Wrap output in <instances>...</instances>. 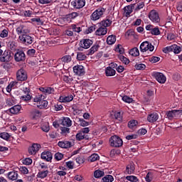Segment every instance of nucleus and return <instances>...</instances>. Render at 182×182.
<instances>
[{
    "mask_svg": "<svg viewBox=\"0 0 182 182\" xmlns=\"http://www.w3.org/2000/svg\"><path fill=\"white\" fill-rule=\"evenodd\" d=\"M16 79L20 82H24V80H26V79H28V74L26 73V71L23 68L18 70L16 73Z\"/></svg>",
    "mask_w": 182,
    "mask_h": 182,
    "instance_id": "obj_8",
    "label": "nucleus"
},
{
    "mask_svg": "<svg viewBox=\"0 0 182 182\" xmlns=\"http://www.w3.org/2000/svg\"><path fill=\"white\" fill-rule=\"evenodd\" d=\"M55 109L57 112H59V110H62V109H63V106H62V102H58L57 105H55Z\"/></svg>",
    "mask_w": 182,
    "mask_h": 182,
    "instance_id": "obj_55",
    "label": "nucleus"
},
{
    "mask_svg": "<svg viewBox=\"0 0 182 182\" xmlns=\"http://www.w3.org/2000/svg\"><path fill=\"white\" fill-rule=\"evenodd\" d=\"M140 50L141 52H147V50L153 52L154 50V46L151 45L149 41H144L140 46Z\"/></svg>",
    "mask_w": 182,
    "mask_h": 182,
    "instance_id": "obj_7",
    "label": "nucleus"
},
{
    "mask_svg": "<svg viewBox=\"0 0 182 182\" xmlns=\"http://www.w3.org/2000/svg\"><path fill=\"white\" fill-rule=\"evenodd\" d=\"M26 59V57L25 56V53L22 50L17 51L14 55V60L16 62H24Z\"/></svg>",
    "mask_w": 182,
    "mask_h": 182,
    "instance_id": "obj_10",
    "label": "nucleus"
},
{
    "mask_svg": "<svg viewBox=\"0 0 182 182\" xmlns=\"http://www.w3.org/2000/svg\"><path fill=\"white\" fill-rule=\"evenodd\" d=\"M126 178L128 180V181L139 182V179L134 176H128L126 177Z\"/></svg>",
    "mask_w": 182,
    "mask_h": 182,
    "instance_id": "obj_41",
    "label": "nucleus"
},
{
    "mask_svg": "<svg viewBox=\"0 0 182 182\" xmlns=\"http://www.w3.org/2000/svg\"><path fill=\"white\" fill-rule=\"evenodd\" d=\"M147 120L149 123H154V122H157V120H159V114L154 112L148 115Z\"/></svg>",
    "mask_w": 182,
    "mask_h": 182,
    "instance_id": "obj_18",
    "label": "nucleus"
},
{
    "mask_svg": "<svg viewBox=\"0 0 182 182\" xmlns=\"http://www.w3.org/2000/svg\"><path fill=\"white\" fill-rule=\"evenodd\" d=\"M61 124L65 126V127H70L72 126V121L69 118H65L63 119Z\"/></svg>",
    "mask_w": 182,
    "mask_h": 182,
    "instance_id": "obj_28",
    "label": "nucleus"
},
{
    "mask_svg": "<svg viewBox=\"0 0 182 182\" xmlns=\"http://www.w3.org/2000/svg\"><path fill=\"white\" fill-rule=\"evenodd\" d=\"M36 53V50H35V49H30L27 51V55H28V56H35Z\"/></svg>",
    "mask_w": 182,
    "mask_h": 182,
    "instance_id": "obj_60",
    "label": "nucleus"
},
{
    "mask_svg": "<svg viewBox=\"0 0 182 182\" xmlns=\"http://www.w3.org/2000/svg\"><path fill=\"white\" fill-rule=\"evenodd\" d=\"M97 49H99V45L93 46L90 49L89 55H92V53H95V52H97Z\"/></svg>",
    "mask_w": 182,
    "mask_h": 182,
    "instance_id": "obj_45",
    "label": "nucleus"
},
{
    "mask_svg": "<svg viewBox=\"0 0 182 182\" xmlns=\"http://www.w3.org/2000/svg\"><path fill=\"white\" fill-rule=\"evenodd\" d=\"M114 118L120 120V119H122V114L120 112H115L114 114Z\"/></svg>",
    "mask_w": 182,
    "mask_h": 182,
    "instance_id": "obj_62",
    "label": "nucleus"
},
{
    "mask_svg": "<svg viewBox=\"0 0 182 182\" xmlns=\"http://www.w3.org/2000/svg\"><path fill=\"white\" fill-rule=\"evenodd\" d=\"M18 39L21 41V43H24V45H32V43H33V38L28 34L19 36Z\"/></svg>",
    "mask_w": 182,
    "mask_h": 182,
    "instance_id": "obj_4",
    "label": "nucleus"
},
{
    "mask_svg": "<svg viewBox=\"0 0 182 182\" xmlns=\"http://www.w3.org/2000/svg\"><path fill=\"white\" fill-rule=\"evenodd\" d=\"M163 52L164 53H168L169 52H173V46L164 48Z\"/></svg>",
    "mask_w": 182,
    "mask_h": 182,
    "instance_id": "obj_56",
    "label": "nucleus"
},
{
    "mask_svg": "<svg viewBox=\"0 0 182 182\" xmlns=\"http://www.w3.org/2000/svg\"><path fill=\"white\" fill-rule=\"evenodd\" d=\"M72 28L74 32H77V33L82 31V29L80 28V27H77L76 25H73Z\"/></svg>",
    "mask_w": 182,
    "mask_h": 182,
    "instance_id": "obj_61",
    "label": "nucleus"
},
{
    "mask_svg": "<svg viewBox=\"0 0 182 182\" xmlns=\"http://www.w3.org/2000/svg\"><path fill=\"white\" fill-rule=\"evenodd\" d=\"M154 77L157 80V82H159V83H166V80H167L166 75L161 73H154Z\"/></svg>",
    "mask_w": 182,
    "mask_h": 182,
    "instance_id": "obj_11",
    "label": "nucleus"
},
{
    "mask_svg": "<svg viewBox=\"0 0 182 182\" xmlns=\"http://www.w3.org/2000/svg\"><path fill=\"white\" fill-rule=\"evenodd\" d=\"M114 42H116V36L111 35L107 37V43L108 45H113V43H114Z\"/></svg>",
    "mask_w": 182,
    "mask_h": 182,
    "instance_id": "obj_30",
    "label": "nucleus"
},
{
    "mask_svg": "<svg viewBox=\"0 0 182 182\" xmlns=\"http://www.w3.org/2000/svg\"><path fill=\"white\" fill-rule=\"evenodd\" d=\"M9 112L11 113V114H18V113L21 112V105H14L9 109Z\"/></svg>",
    "mask_w": 182,
    "mask_h": 182,
    "instance_id": "obj_21",
    "label": "nucleus"
},
{
    "mask_svg": "<svg viewBox=\"0 0 182 182\" xmlns=\"http://www.w3.org/2000/svg\"><path fill=\"white\" fill-rule=\"evenodd\" d=\"M149 61L151 63H157V62L160 61V58L152 56L151 58H149Z\"/></svg>",
    "mask_w": 182,
    "mask_h": 182,
    "instance_id": "obj_49",
    "label": "nucleus"
},
{
    "mask_svg": "<svg viewBox=\"0 0 182 182\" xmlns=\"http://www.w3.org/2000/svg\"><path fill=\"white\" fill-rule=\"evenodd\" d=\"M62 62H64L65 63H69L72 60V56L70 55H65L63 58H61Z\"/></svg>",
    "mask_w": 182,
    "mask_h": 182,
    "instance_id": "obj_38",
    "label": "nucleus"
},
{
    "mask_svg": "<svg viewBox=\"0 0 182 182\" xmlns=\"http://www.w3.org/2000/svg\"><path fill=\"white\" fill-rule=\"evenodd\" d=\"M39 149H41V144H33V145L28 148V153L31 155L36 154V153L39 151Z\"/></svg>",
    "mask_w": 182,
    "mask_h": 182,
    "instance_id": "obj_13",
    "label": "nucleus"
},
{
    "mask_svg": "<svg viewBox=\"0 0 182 182\" xmlns=\"http://www.w3.org/2000/svg\"><path fill=\"white\" fill-rule=\"evenodd\" d=\"M41 159L43 160H46V161H50V160H52V153L49 151L43 152L41 154Z\"/></svg>",
    "mask_w": 182,
    "mask_h": 182,
    "instance_id": "obj_20",
    "label": "nucleus"
},
{
    "mask_svg": "<svg viewBox=\"0 0 182 182\" xmlns=\"http://www.w3.org/2000/svg\"><path fill=\"white\" fill-rule=\"evenodd\" d=\"M127 140H133V139H137V134H132L126 136Z\"/></svg>",
    "mask_w": 182,
    "mask_h": 182,
    "instance_id": "obj_63",
    "label": "nucleus"
},
{
    "mask_svg": "<svg viewBox=\"0 0 182 182\" xmlns=\"http://www.w3.org/2000/svg\"><path fill=\"white\" fill-rule=\"evenodd\" d=\"M100 27L95 31L97 36H103L107 33V26L112 25V21L109 19L103 20L100 23Z\"/></svg>",
    "mask_w": 182,
    "mask_h": 182,
    "instance_id": "obj_1",
    "label": "nucleus"
},
{
    "mask_svg": "<svg viewBox=\"0 0 182 182\" xmlns=\"http://www.w3.org/2000/svg\"><path fill=\"white\" fill-rule=\"evenodd\" d=\"M14 59V53L12 51L9 50H6L4 51L3 55L0 57V61L4 62L5 63H8V62H11Z\"/></svg>",
    "mask_w": 182,
    "mask_h": 182,
    "instance_id": "obj_3",
    "label": "nucleus"
},
{
    "mask_svg": "<svg viewBox=\"0 0 182 182\" xmlns=\"http://www.w3.org/2000/svg\"><path fill=\"white\" fill-rule=\"evenodd\" d=\"M134 170H136L134 164L130 163L127 166L124 173L125 174H133L134 173Z\"/></svg>",
    "mask_w": 182,
    "mask_h": 182,
    "instance_id": "obj_17",
    "label": "nucleus"
},
{
    "mask_svg": "<svg viewBox=\"0 0 182 182\" xmlns=\"http://www.w3.org/2000/svg\"><path fill=\"white\" fill-rule=\"evenodd\" d=\"M63 79L65 83H72V82H73V78L70 76L64 75Z\"/></svg>",
    "mask_w": 182,
    "mask_h": 182,
    "instance_id": "obj_44",
    "label": "nucleus"
},
{
    "mask_svg": "<svg viewBox=\"0 0 182 182\" xmlns=\"http://www.w3.org/2000/svg\"><path fill=\"white\" fill-rule=\"evenodd\" d=\"M149 18L152 22H155V23H159V22H160V16H159V13H157L155 10L150 11Z\"/></svg>",
    "mask_w": 182,
    "mask_h": 182,
    "instance_id": "obj_9",
    "label": "nucleus"
},
{
    "mask_svg": "<svg viewBox=\"0 0 182 182\" xmlns=\"http://www.w3.org/2000/svg\"><path fill=\"white\" fill-rule=\"evenodd\" d=\"M58 146L61 149H69L72 147V142L69 141H60L58 143Z\"/></svg>",
    "mask_w": 182,
    "mask_h": 182,
    "instance_id": "obj_15",
    "label": "nucleus"
},
{
    "mask_svg": "<svg viewBox=\"0 0 182 182\" xmlns=\"http://www.w3.org/2000/svg\"><path fill=\"white\" fill-rule=\"evenodd\" d=\"M0 137L1 139H4V140H9V137H11V135L6 132H2L0 134Z\"/></svg>",
    "mask_w": 182,
    "mask_h": 182,
    "instance_id": "obj_43",
    "label": "nucleus"
},
{
    "mask_svg": "<svg viewBox=\"0 0 182 182\" xmlns=\"http://www.w3.org/2000/svg\"><path fill=\"white\" fill-rule=\"evenodd\" d=\"M134 68L136 69V70H144L146 69V65L141 63V64H136Z\"/></svg>",
    "mask_w": 182,
    "mask_h": 182,
    "instance_id": "obj_40",
    "label": "nucleus"
},
{
    "mask_svg": "<svg viewBox=\"0 0 182 182\" xmlns=\"http://www.w3.org/2000/svg\"><path fill=\"white\" fill-rule=\"evenodd\" d=\"M50 73H54L55 75H57L59 72V69L56 66L51 67L49 70Z\"/></svg>",
    "mask_w": 182,
    "mask_h": 182,
    "instance_id": "obj_52",
    "label": "nucleus"
},
{
    "mask_svg": "<svg viewBox=\"0 0 182 182\" xmlns=\"http://www.w3.org/2000/svg\"><path fill=\"white\" fill-rule=\"evenodd\" d=\"M55 160L59 161V160H60L61 159H63V154H60V153H59V152H58V153H56V154H55Z\"/></svg>",
    "mask_w": 182,
    "mask_h": 182,
    "instance_id": "obj_58",
    "label": "nucleus"
},
{
    "mask_svg": "<svg viewBox=\"0 0 182 182\" xmlns=\"http://www.w3.org/2000/svg\"><path fill=\"white\" fill-rule=\"evenodd\" d=\"M86 58H87L86 55H85L83 53H77V60H85Z\"/></svg>",
    "mask_w": 182,
    "mask_h": 182,
    "instance_id": "obj_42",
    "label": "nucleus"
},
{
    "mask_svg": "<svg viewBox=\"0 0 182 182\" xmlns=\"http://www.w3.org/2000/svg\"><path fill=\"white\" fill-rule=\"evenodd\" d=\"M109 143L112 147H122L123 146V140L117 135L110 137Z\"/></svg>",
    "mask_w": 182,
    "mask_h": 182,
    "instance_id": "obj_2",
    "label": "nucleus"
},
{
    "mask_svg": "<svg viewBox=\"0 0 182 182\" xmlns=\"http://www.w3.org/2000/svg\"><path fill=\"white\" fill-rule=\"evenodd\" d=\"M41 129L43 132H46V133H48L49 130H50V127H49V123L45 122L42 126H41Z\"/></svg>",
    "mask_w": 182,
    "mask_h": 182,
    "instance_id": "obj_36",
    "label": "nucleus"
},
{
    "mask_svg": "<svg viewBox=\"0 0 182 182\" xmlns=\"http://www.w3.org/2000/svg\"><path fill=\"white\" fill-rule=\"evenodd\" d=\"M23 164H26V166H29L32 164V160L31 159V158H26L23 161Z\"/></svg>",
    "mask_w": 182,
    "mask_h": 182,
    "instance_id": "obj_54",
    "label": "nucleus"
},
{
    "mask_svg": "<svg viewBox=\"0 0 182 182\" xmlns=\"http://www.w3.org/2000/svg\"><path fill=\"white\" fill-rule=\"evenodd\" d=\"M8 36V30L4 29L1 31L0 33V37L1 38H6Z\"/></svg>",
    "mask_w": 182,
    "mask_h": 182,
    "instance_id": "obj_57",
    "label": "nucleus"
},
{
    "mask_svg": "<svg viewBox=\"0 0 182 182\" xmlns=\"http://www.w3.org/2000/svg\"><path fill=\"white\" fill-rule=\"evenodd\" d=\"M79 123L81 126H82V127H85L86 126H89V122H86L85 119H79Z\"/></svg>",
    "mask_w": 182,
    "mask_h": 182,
    "instance_id": "obj_50",
    "label": "nucleus"
},
{
    "mask_svg": "<svg viewBox=\"0 0 182 182\" xmlns=\"http://www.w3.org/2000/svg\"><path fill=\"white\" fill-rule=\"evenodd\" d=\"M150 176H152L151 172H149V173L146 174V177H145L146 181H147V182H151V180H153V178L150 177Z\"/></svg>",
    "mask_w": 182,
    "mask_h": 182,
    "instance_id": "obj_59",
    "label": "nucleus"
},
{
    "mask_svg": "<svg viewBox=\"0 0 182 182\" xmlns=\"http://www.w3.org/2000/svg\"><path fill=\"white\" fill-rule=\"evenodd\" d=\"M178 114H182V110L174 109L171 111H168L166 113V116L168 119H169V120H171V119H173V117H174L175 116H178Z\"/></svg>",
    "mask_w": 182,
    "mask_h": 182,
    "instance_id": "obj_12",
    "label": "nucleus"
},
{
    "mask_svg": "<svg viewBox=\"0 0 182 182\" xmlns=\"http://www.w3.org/2000/svg\"><path fill=\"white\" fill-rule=\"evenodd\" d=\"M74 8L76 9H80V8H83L85 5H86L85 0H75L73 3Z\"/></svg>",
    "mask_w": 182,
    "mask_h": 182,
    "instance_id": "obj_14",
    "label": "nucleus"
},
{
    "mask_svg": "<svg viewBox=\"0 0 182 182\" xmlns=\"http://www.w3.org/2000/svg\"><path fill=\"white\" fill-rule=\"evenodd\" d=\"M133 8H134V4L131 6H127L124 8V11L126 12L127 16L130 15L132 12H133Z\"/></svg>",
    "mask_w": 182,
    "mask_h": 182,
    "instance_id": "obj_34",
    "label": "nucleus"
},
{
    "mask_svg": "<svg viewBox=\"0 0 182 182\" xmlns=\"http://www.w3.org/2000/svg\"><path fill=\"white\" fill-rule=\"evenodd\" d=\"M9 180L15 181L18 180V172L11 171L8 173Z\"/></svg>",
    "mask_w": 182,
    "mask_h": 182,
    "instance_id": "obj_26",
    "label": "nucleus"
},
{
    "mask_svg": "<svg viewBox=\"0 0 182 182\" xmlns=\"http://www.w3.org/2000/svg\"><path fill=\"white\" fill-rule=\"evenodd\" d=\"M119 58L123 62V63H124V65H129V63H130V60L124 55H119Z\"/></svg>",
    "mask_w": 182,
    "mask_h": 182,
    "instance_id": "obj_37",
    "label": "nucleus"
},
{
    "mask_svg": "<svg viewBox=\"0 0 182 182\" xmlns=\"http://www.w3.org/2000/svg\"><path fill=\"white\" fill-rule=\"evenodd\" d=\"M74 73L78 75V76H82L85 73V68L83 65H75L73 67Z\"/></svg>",
    "mask_w": 182,
    "mask_h": 182,
    "instance_id": "obj_16",
    "label": "nucleus"
},
{
    "mask_svg": "<svg viewBox=\"0 0 182 182\" xmlns=\"http://www.w3.org/2000/svg\"><path fill=\"white\" fill-rule=\"evenodd\" d=\"M48 174H49V171H48V170L41 171L38 172V177L39 178H45L46 177H48Z\"/></svg>",
    "mask_w": 182,
    "mask_h": 182,
    "instance_id": "obj_33",
    "label": "nucleus"
},
{
    "mask_svg": "<svg viewBox=\"0 0 182 182\" xmlns=\"http://www.w3.org/2000/svg\"><path fill=\"white\" fill-rule=\"evenodd\" d=\"M105 176V171L101 170H96L94 171V177L95 178H100Z\"/></svg>",
    "mask_w": 182,
    "mask_h": 182,
    "instance_id": "obj_27",
    "label": "nucleus"
},
{
    "mask_svg": "<svg viewBox=\"0 0 182 182\" xmlns=\"http://www.w3.org/2000/svg\"><path fill=\"white\" fill-rule=\"evenodd\" d=\"M137 133L140 136H142V134H146V133H147V130L146 129L142 128V129L138 130Z\"/></svg>",
    "mask_w": 182,
    "mask_h": 182,
    "instance_id": "obj_64",
    "label": "nucleus"
},
{
    "mask_svg": "<svg viewBox=\"0 0 182 182\" xmlns=\"http://www.w3.org/2000/svg\"><path fill=\"white\" fill-rule=\"evenodd\" d=\"M106 12V9L101 8L97 9L95 11H94L91 16V19L92 21H97V19H100L102 16H103V14Z\"/></svg>",
    "mask_w": 182,
    "mask_h": 182,
    "instance_id": "obj_6",
    "label": "nucleus"
},
{
    "mask_svg": "<svg viewBox=\"0 0 182 182\" xmlns=\"http://www.w3.org/2000/svg\"><path fill=\"white\" fill-rule=\"evenodd\" d=\"M45 100V96H43V95L36 97L33 99L34 102H39V103H41L42 102V100Z\"/></svg>",
    "mask_w": 182,
    "mask_h": 182,
    "instance_id": "obj_53",
    "label": "nucleus"
},
{
    "mask_svg": "<svg viewBox=\"0 0 182 182\" xmlns=\"http://www.w3.org/2000/svg\"><path fill=\"white\" fill-rule=\"evenodd\" d=\"M31 114L36 117H39V116H41L42 114V113H41V112H39V110L38 109H33L31 111Z\"/></svg>",
    "mask_w": 182,
    "mask_h": 182,
    "instance_id": "obj_39",
    "label": "nucleus"
},
{
    "mask_svg": "<svg viewBox=\"0 0 182 182\" xmlns=\"http://www.w3.org/2000/svg\"><path fill=\"white\" fill-rule=\"evenodd\" d=\"M127 35L128 36H134L135 39H137V35H136V33L133 30H129L127 31Z\"/></svg>",
    "mask_w": 182,
    "mask_h": 182,
    "instance_id": "obj_46",
    "label": "nucleus"
},
{
    "mask_svg": "<svg viewBox=\"0 0 182 182\" xmlns=\"http://www.w3.org/2000/svg\"><path fill=\"white\" fill-rule=\"evenodd\" d=\"M106 76H114L116 75V70L112 68V67H107L105 70Z\"/></svg>",
    "mask_w": 182,
    "mask_h": 182,
    "instance_id": "obj_25",
    "label": "nucleus"
},
{
    "mask_svg": "<svg viewBox=\"0 0 182 182\" xmlns=\"http://www.w3.org/2000/svg\"><path fill=\"white\" fill-rule=\"evenodd\" d=\"M139 124V122L135 119H132L128 122V127L129 129H134Z\"/></svg>",
    "mask_w": 182,
    "mask_h": 182,
    "instance_id": "obj_29",
    "label": "nucleus"
},
{
    "mask_svg": "<svg viewBox=\"0 0 182 182\" xmlns=\"http://www.w3.org/2000/svg\"><path fill=\"white\" fill-rule=\"evenodd\" d=\"M73 100V96H60L59 98V102L61 103H66L68 102H72Z\"/></svg>",
    "mask_w": 182,
    "mask_h": 182,
    "instance_id": "obj_22",
    "label": "nucleus"
},
{
    "mask_svg": "<svg viewBox=\"0 0 182 182\" xmlns=\"http://www.w3.org/2000/svg\"><path fill=\"white\" fill-rule=\"evenodd\" d=\"M93 45V41L90 39H83L80 41V48L78 50H83V49H89Z\"/></svg>",
    "mask_w": 182,
    "mask_h": 182,
    "instance_id": "obj_5",
    "label": "nucleus"
},
{
    "mask_svg": "<svg viewBox=\"0 0 182 182\" xmlns=\"http://www.w3.org/2000/svg\"><path fill=\"white\" fill-rule=\"evenodd\" d=\"M129 55H131L132 56H139V55H140V52L139 51V48H132L129 52Z\"/></svg>",
    "mask_w": 182,
    "mask_h": 182,
    "instance_id": "obj_31",
    "label": "nucleus"
},
{
    "mask_svg": "<svg viewBox=\"0 0 182 182\" xmlns=\"http://www.w3.org/2000/svg\"><path fill=\"white\" fill-rule=\"evenodd\" d=\"M16 32L18 35L19 33H22L23 35H28V33H29L30 31L25 26H21L16 28Z\"/></svg>",
    "mask_w": 182,
    "mask_h": 182,
    "instance_id": "obj_19",
    "label": "nucleus"
},
{
    "mask_svg": "<svg viewBox=\"0 0 182 182\" xmlns=\"http://www.w3.org/2000/svg\"><path fill=\"white\" fill-rule=\"evenodd\" d=\"M76 140H78V141H80V140H83V139H85V140H89V136L83 134V132H80V133H77L75 136Z\"/></svg>",
    "mask_w": 182,
    "mask_h": 182,
    "instance_id": "obj_23",
    "label": "nucleus"
},
{
    "mask_svg": "<svg viewBox=\"0 0 182 182\" xmlns=\"http://www.w3.org/2000/svg\"><path fill=\"white\" fill-rule=\"evenodd\" d=\"M89 160L91 161H96L97 160H99V155L93 154L89 157Z\"/></svg>",
    "mask_w": 182,
    "mask_h": 182,
    "instance_id": "obj_47",
    "label": "nucleus"
},
{
    "mask_svg": "<svg viewBox=\"0 0 182 182\" xmlns=\"http://www.w3.org/2000/svg\"><path fill=\"white\" fill-rule=\"evenodd\" d=\"M114 180V178L112 175H107L102 178V181L104 182H112Z\"/></svg>",
    "mask_w": 182,
    "mask_h": 182,
    "instance_id": "obj_35",
    "label": "nucleus"
},
{
    "mask_svg": "<svg viewBox=\"0 0 182 182\" xmlns=\"http://www.w3.org/2000/svg\"><path fill=\"white\" fill-rule=\"evenodd\" d=\"M182 50V47L178 46L176 44L172 45V52H173V53H180V52H181Z\"/></svg>",
    "mask_w": 182,
    "mask_h": 182,
    "instance_id": "obj_32",
    "label": "nucleus"
},
{
    "mask_svg": "<svg viewBox=\"0 0 182 182\" xmlns=\"http://www.w3.org/2000/svg\"><path fill=\"white\" fill-rule=\"evenodd\" d=\"M122 100L126 102V103H132V102H133V99H132L130 97H128L127 95L122 97Z\"/></svg>",
    "mask_w": 182,
    "mask_h": 182,
    "instance_id": "obj_48",
    "label": "nucleus"
},
{
    "mask_svg": "<svg viewBox=\"0 0 182 182\" xmlns=\"http://www.w3.org/2000/svg\"><path fill=\"white\" fill-rule=\"evenodd\" d=\"M23 92L25 93V95L21 96V99L26 101L31 100V95H29V88H23Z\"/></svg>",
    "mask_w": 182,
    "mask_h": 182,
    "instance_id": "obj_24",
    "label": "nucleus"
},
{
    "mask_svg": "<svg viewBox=\"0 0 182 182\" xmlns=\"http://www.w3.org/2000/svg\"><path fill=\"white\" fill-rule=\"evenodd\" d=\"M151 33L152 35L155 36L160 35V30L159 29V28L156 27L151 29Z\"/></svg>",
    "mask_w": 182,
    "mask_h": 182,
    "instance_id": "obj_51",
    "label": "nucleus"
}]
</instances>
